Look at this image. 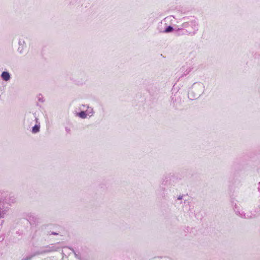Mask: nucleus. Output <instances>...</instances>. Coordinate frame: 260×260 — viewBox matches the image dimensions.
I'll use <instances>...</instances> for the list:
<instances>
[{"label": "nucleus", "instance_id": "nucleus-19", "mask_svg": "<svg viewBox=\"0 0 260 260\" xmlns=\"http://www.w3.org/2000/svg\"><path fill=\"white\" fill-rule=\"evenodd\" d=\"M70 249L73 251V252L75 254V257L79 259V260H83L82 259L81 257L80 256H79L77 253L76 252H75V251L73 249V248H70Z\"/></svg>", "mask_w": 260, "mask_h": 260}, {"label": "nucleus", "instance_id": "nucleus-7", "mask_svg": "<svg viewBox=\"0 0 260 260\" xmlns=\"http://www.w3.org/2000/svg\"><path fill=\"white\" fill-rule=\"evenodd\" d=\"M234 209L236 215L241 217V218L245 219H250L253 216L252 214L251 213H244L242 210H240V208L236 204L235 205Z\"/></svg>", "mask_w": 260, "mask_h": 260}, {"label": "nucleus", "instance_id": "nucleus-3", "mask_svg": "<svg viewBox=\"0 0 260 260\" xmlns=\"http://www.w3.org/2000/svg\"><path fill=\"white\" fill-rule=\"evenodd\" d=\"M181 26L189 35H194L198 30V23L195 19L183 22Z\"/></svg>", "mask_w": 260, "mask_h": 260}, {"label": "nucleus", "instance_id": "nucleus-6", "mask_svg": "<svg viewBox=\"0 0 260 260\" xmlns=\"http://www.w3.org/2000/svg\"><path fill=\"white\" fill-rule=\"evenodd\" d=\"M181 104V99L179 95L176 93H172L171 96V105L175 109H178Z\"/></svg>", "mask_w": 260, "mask_h": 260}, {"label": "nucleus", "instance_id": "nucleus-15", "mask_svg": "<svg viewBox=\"0 0 260 260\" xmlns=\"http://www.w3.org/2000/svg\"><path fill=\"white\" fill-rule=\"evenodd\" d=\"M78 116L82 119H85L87 117V114H86L85 111H83L78 113Z\"/></svg>", "mask_w": 260, "mask_h": 260}, {"label": "nucleus", "instance_id": "nucleus-14", "mask_svg": "<svg viewBox=\"0 0 260 260\" xmlns=\"http://www.w3.org/2000/svg\"><path fill=\"white\" fill-rule=\"evenodd\" d=\"M40 123L36 124L32 128V133L34 134H36L38 133L40 131Z\"/></svg>", "mask_w": 260, "mask_h": 260}, {"label": "nucleus", "instance_id": "nucleus-11", "mask_svg": "<svg viewBox=\"0 0 260 260\" xmlns=\"http://www.w3.org/2000/svg\"><path fill=\"white\" fill-rule=\"evenodd\" d=\"M37 254L36 251L34 252L28 254L25 256H24L21 260H31V259L36 256H37Z\"/></svg>", "mask_w": 260, "mask_h": 260}, {"label": "nucleus", "instance_id": "nucleus-23", "mask_svg": "<svg viewBox=\"0 0 260 260\" xmlns=\"http://www.w3.org/2000/svg\"><path fill=\"white\" fill-rule=\"evenodd\" d=\"M257 189H258V191L260 193V182H258V184H257Z\"/></svg>", "mask_w": 260, "mask_h": 260}, {"label": "nucleus", "instance_id": "nucleus-16", "mask_svg": "<svg viewBox=\"0 0 260 260\" xmlns=\"http://www.w3.org/2000/svg\"><path fill=\"white\" fill-rule=\"evenodd\" d=\"M174 30V28L173 27L171 26V25H169V26H168L163 31V32H165V33H168V32H172V31Z\"/></svg>", "mask_w": 260, "mask_h": 260}, {"label": "nucleus", "instance_id": "nucleus-12", "mask_svg": "<svg viewBox=\"0 0 260 260\" xmlns=\"http://www.w3.org/2000/svg\"><path fill=\"white\" fill-rule=\"evenodd\" d=\"M2 78L5 81H8L10 79V74L8 72L4 71L1 75Z\"/></svg>", "mask_w": 260, "mask_h": 260}, {"label": "nucleus", "instance_id": "nucleus-4", "mask_svg": "<svg viewBox=\"0 0 260 260\" xmlns=\"http://www.w3.org/2000/svg\"><path fill=\"white\" fill-rule=\"evenodd\" d=\"M59 243L51 244L42 247L39 250L36 251L38 255L58 251L60 249Z\"/></svg>", "mask_w": 260, "mask_h": 260}, {"label": "nucleus", "instance_id": "nucleus-1", "mask_svg": "<svg viewBox=\"0 0 260 260\" xmlns=\"http://www.w3.org/2000/svg\"><path fill=\"white\" fill-rule=\"evenodd\" d=\"M17 202V198L14 195L10 194L8 197L0 194V225L4 222V218L8 215L10 207Z\"/></svg>", "mask_w": 260, "mask_h": 260}, {"label": "nucleus", "instance_id": "nucleus-17", "mask_svg": "<svg viewBox=\"0 0 260 260\" xmlns=\"http://www.w3.org/2000/svg\"><path fill=\"white\" fill-rule=\"evenodd\" d=\"M253 56L255 58H260V47L256 49Z\"/></svg>", "mask_w": 260, "mask_h": 260}, {"label": "nucleus", "instance_id": "nucleus-24", "mask_svg": "<svg viewBox=\"0 0 260 260\" xmlns=\"http://www.w3.org/2000/svg\"><path fill=\"white\" fill-rule=\"evenodd\" d=\"M182 198H183V196H179L178 198H177V200H181L182 199Z\"/></svg>", "mask_w": 260, "mask_h": 260}, {"label": "nucleus", "instance_id": "nucleus-20", "mask_svg": "<svg viewBox=\"0 0 260 260\" xmlns=\"http://www.w3.org/2000/svg\"><path fill=\"white\" fill-rule=\"evenodd\" d=\"M38 98V101L41 102V103H43L44 102V98L41 95H40Z\"/></svg>", "mask_w": 260, "mask_h": 260}, {"label": "nucleus", "instance_id": "nucleus-10", "mask_svg": "<svg viewBox=\"0 0 260 260\" xmlns=\"http://www.w3.org/2000/svg\"><path fill=\"white\" fill-rule=\"evenodd\" d=\"M185 30L181 26L180 28H178L175 30V33L177 36L182 35H189L187 32H185Z\"/></svg>", "mask_w": 260, "mask_h": 260}, {"label": "nucleus", "instance_id": "nucleus-5", "mask_svg": "<svg viewBox=\"0 0 260 260\" xmlns=\"http://www.w3.org/2000/svg\"><path fill=\"white\" fill-rule=\"evenodd\" d=\"M23 217L29 222L31 227L37 226L40 222L39 217L32 212L24 213Z\"/></svg>", "mask_w": 260, "mask_h": 260}, {"label": "nucleus", "instance_id": "nucleus-9", "mask_svg": "<svg viewBox=\"0 0 260 260\" xmlns=\"http://www.w3.org/2000/svg\"><path fill=\"white\" fill-rule=\"evenodd\" d=\"M18 44L19 47L18 48V51L20 53H22L24 49L26 47V43L23 40H19Z\"/></svg>", "mask_w": 260, "mask_h": 260}, {"label": "nucleus", "instance_id": "nucleus-18", "mask_svg": "<svg viewBox=\"0 0 260 260\" xmlns=\"http://www.w3.org/2000/svg\"><path fill=\"white\" fill-rule=\"evenodd\" d=\"M173 176H171V175H168V176H166L165 177V179L166 180V183H165V185L167 184H168V179L170 180V182L168 183L169 184H171V178H172Z\"/></svg>", "mask_w": 260, "mask_h": 260}, {"label": "nucleus", "instance_id": "nucleus-25", "mask_svg": "<svg viewBox=\"0 0 260 260\" xmlns=\"http://www.w3.org/2000/svg\"><path fill=\"white\" fill-rule=\"evenodd\" d=\"M66 131L68 132V133H69L70 131V129L68 128V127H66Z\"/></svg>", "mask_w": 260, "mask_h": 260}, {"label": "nucleus", "instance_id": "nucleus-21", "mask_svg": "<svg viewBox=\"0 0 260 260\" xmlns=\"http://www.w3.org/2000/svg\"><path fill=\"white\" fill-rule=\"evenodd\" d=\"M5 239V236L4 235L0 236V242H2Z\"/></svg>", "mask_w": 260, "mask_h": 260}, {"label": "nucleus", "instance_id": "nucleus-27", "mask_svg": "<svg viewBox=\"0 0 260 260\" xmlns=\"http://www.w3.org/2000/svg\"><path fill=\"white\" fill-rule=\"evenodd\" d=\"M164 195H162L163 197H165V194H164V193H163Z\"/></svg>", "mask_w": 260, "mask_h": 260}, {"label": "nucleus", "instance_id": "nucleus-26", "mask_svg": "<svg viewBox=\"0 0 260 260\" xmlns=\"http://www.w3.org/2000/svg\"><path fill=\"white\" fill-rule=\"evenodd\" d=\"M36 121L37 123H38V119L37 118H36Z\"/></svg>", "mask_w": 260, "mask_h": 260}, {"label": "nucleus", "instance_id": "nucleus-8", "mask_svg": "<svg viewBox=\"0 0 260 260\" xmlns=\"http://www.w3.org/2000/svg\"><path fill=\"white\" fill-rule=\"evenodd\" d=\"M193 70L190 66H182L178 73L180 77H183L188 75Z\"/></svg>", "mask_w": 260, "mask_h": 260}, {"label": "nucleus", "instance_id": "nucleus-22", "mask_svg": "<svg viewBox=\"0 0 260 260\" xmlns=\"http://www.w3.org/2000/svg\"><path fill=\"white\" fill-rule=\"evenodd\" d=\"M49 235H58V234L57 233H56V232H51L50 234H49Z\"/></svg>", "mask_w": 260, "mask_h": 260}, {"label": "nucleus", "instance_id": "nucleus-2", "mask_svg": "<svg viewBox=\"0 0 260 260\" xmlns=\"http://www.w3.org/2000/svg\"><path fill=\"white\" fill-rule=\"evenodd\" d=\"M204 87V84L201 82L193 83L188 91V98L191 100L199 98L203 93Z\"/></svg>", "mask_w": 260, "mask_h": 260}, {"label": "nucleus", "instance_id": "nucleus-13", "mask_svg": "<svg viewBox=\"0 0 260 260\" xmlns=\"http://www.w3.org/2000/svg\"><path fill=\"white\" fill-rule=\"evenodd\" d=\"M82 106L87 108V109L86 110L85 112H86V114H87V115H89V117L93 115L94 112L92 108L89 107L88 106H86L85 105H82Z\"/></svg>", "mask_w": 260, "mask_h": 260}]
</instances>
